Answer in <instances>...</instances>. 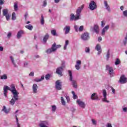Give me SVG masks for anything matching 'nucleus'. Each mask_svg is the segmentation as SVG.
<instances>
[{
  "label": "nucleus",
  "instance_id": "1",
  "mask_svg": "<svg viewBox=\"0 0 127 127\" xmlns=\"http://www.w3.org/2000/svg\"><path fill=\"white\" fill-rule=\"evenodd\" d=\"M10 91L11 92L12 96V99L9 101L10 104L11 106H13L14 104H15V102L18 101V96L19 95V92L17 91L16 88H15V85L14 84H11L10 87L7 86H4L3 87V94L4 97L5 98H7V90Z\"/></svg>",
  "mask_w": 127,
  "mask_h": 127
},
{
  "label": "nucleus",
  "instance_id": "2",
  "mask_svg": "<svg viewBox=\"0 0 127 127\" xmlns=\"http://www.w3.org/2000/svg\"><path fill=\"white\" fill-rule=\"evenodd\" d=\"M58 48H61V45H56V43H54L52 45L51 48L46 51V52L47 53V54H51L52 52H55V51H56Z\"/></svg>",
  "mask_w": 127,
  "mask_h": 127
},
{
  "label": "nucleus",
  "instance_id": "3",
  "mask_svg": "<svg viewBox=\"0 0 127 127\" xmlns=\"http://www.w3.org/2000/svg\"><path fill=\"white\" fill-rule=\"evenodd\" d=\"M68 74L69 75V81L71 82V84L73 88L77 89L78 85L77 84V81L73 79V74L72 71L70 70H68Z\"/></svg>",
  "mask_w": 127,
  "mask_h": 127
},
{
  "label": "nucleus",
  "instance_id": "4",
  "mask_svg": "<svg viewBox=\"0 0 127 127\" xmlns=\"http://www.w3.org/2000/svg\"><path fill=\"white\" fill-rule=\"evenodd\" d=\"M84 5H82L80 7H79L76 10V14L75 15V20H78L80 19V16H81V12H82V10L84 8Z\"/></svg>",
  "mask_w": 127,
  "mask_h": 127
},
{
  "label": "nucleus",
  "instance_id": "5",
  "mask_svg": "<svg viewBox=\"0 0 127 127\" xmlns=\"http://www.w3.org/2000/svg\"><path fill=\"white\" fill-rule=\"evenodd\" d=\"M65 67V62H63L62 66L58 67L56 69V73L60 76H62V71H63V68Z\"/></svg>",
  "mask_w": 127,
  "mask_h": 127
},
{
  "label": "nucleus",
  "instance_id": "6",
  "mask_svg": "<svg viewBox=\"0 0 127 127\" xmlns=\"http://www.w3.org/2000/svg\"><path fill=\"white\" fill-rule=\"evenodd\" d=\"M77 105H78L80 108L82 109H85L86 108V104L83 101L81 100L80 99H77L76 101Z\"/></svg>",
  "mask_w": 127,
  "mask_h": 127
},
{
  "label": "nucleus",
  "instance_id": "7",
  "mask_svg": "<svg viewBox=\"0 0 127 127\" xmlns=\"http://www.w3.org/2000/svg\"><path fill=\"white\" fill-rule=\"evenodd\" d=\"M89 8L91 9V10H95L96 8H97V4H96V2L94 1H91L89 5Z\"/></svg>",
  "mask_w": 127,
  "mask_h": 127
},
{
  "label": "nucleus",
  "instance_id": "8",
  "mask_svg": "<svg viewBox=\"0 0 127 127\" xmlns=\"http://www.w3.org/2000/svg\"><path fill=\"white\" fill-rule=\"evenodd\" d=\"M102 94L103 96V98L102 99L103 102H105V103H110V101L107 99V90L103 89L102 90Z\"/></svg>",
  "mask_w": 127,
  "mask_h": 127
},
{
  "label": "nucleus",
  "instance_id": "9",
  "mask_svg": "<svg viewBox=\"0 0 127 127\" xmlns=\"http://www.w3.org/2000/svg\"><path fill=\"white\" fill-rule=\"evenodd\" d=\"M81 38L82 40L86 41L90 38V36H89L88 32H85L81 35Z\"/></svg>",
  "mask_w": 127,
  "mask_h": 127
},
{
  "label": "nucleus",
  "instance_id": "10",
  "mask_svg": "<svg viewBox=\"0 0 127 127\" xmlns=\"http://www.w3.org/2000/svg\"><path fill=\"white\" fill-rule=\"evenodd\" d=\"M106 69L109 71L111 77H114V76H115V73H114V69H113V67L110 66L109 65H106Z\"/></svg>",
  "mask_w": 127,
  "mask_h": 127
},
{
  "label": "nucleus",
  "instance_id": "11",
  "mask_svg": "<svg viewBox=\"0 0 127 127\" xmlns=\"http://www.w3.org/2000/svg\"><path fill=\"white\" fill-rule=\"evenodd\" d=\"M75 32H82L84 30V26H80L79 27L77 25L74 26Z\"/></svg>",
  "mask_w": 127,
  "mask_h": 127
},
{
  "label": "nucleus",
  "instance_id": "12",
  "mask_svg": "<svg viewBox=\"0 0 127 127\" xmlns=\"http://www.w3.org/2000/svg\"><path fill=\"white\" fill-rule=\"evenodd\" d=\"M39 126L40 127H48V126H49V123L47 121H40Z\"/></svg>",
  "mask_w": 127,
  "mask_h": 127
},
{
  "label": "nucleus",
  "instance_id": "13",
  "mask_svg": "<svg viewBox=\"0 0 127 127\" xmlns=\"http://www.w3.org/2000/svg\"><path fill=\"white\" fill-rule=\"evenodd\" d=\"M32 89L33 94H37L38 93V85H37V84H33L32 87Z\"/></svg>",
  "mask_w": 127,
  "mask_h": 127
},
{
  "label": "nucleus",
  "instance_id": "14",
  "mask_svg": "<svg viewBox=\"0 0 127 127\" xmlns=\"http://www.w3.org/2000/svg\"><path fill=\"white\" fill-rule=\"evenodd\" d=\"M82 65V61L80 60H78L76 62V64L75 65V68L76 70H80L81 69V66Z\"/></svg>",
  "mask_w": 127,
  "mask_h": 127
},
{
  "label": "nucleus",
  "instance_id": "15",
  "mask_svg": "<svg viewBox=\"0 0 127 127\" xmlns=\"http://www.w3.org/2000/svg\"><path fill=\"white\" fill-rule=\"evenodd\" d=\"M119 81L121 84H125L127 82V78L125 75H121Z\"/></svg>",
  "mask_w": 127,
  "mask_h": 127
},
{
  "label": "nucleus",
  "instance_id": "16",
  "mask_svg": "<svg viewBox=\"0 0 127 127\" xmlns=\"http://www.w3.org/2000/svg\"><path fill=\"white\" fill-rule=\"evenodd\" d=\"M92 31H94L96 34H99L100 32V29L99 28V26L98 25H94V27L91 28Z\"/></svg>",
  "mask_w": 127,
  "mask_h": 127
},
{
  "label": "nucleus",
  "instance_id": "17",
  "mask_svg": "<svg viewBox=\"0 0 127 127\" xmlns=\"http://www.w3.org/2000/svg\"><path fill=\"white\" fill-rule=\"evenodd\" d=\"M56 90H60L62 89V85H61V82L60 80H58L56 82Z\"/></svg>",
  "mask_w": 127,
  "mask_h": 127
},
{
  "label": "nucleus",
  "instance_id": "18",
  "mask_svg": "<svg viewBox=\"0 0 127 127\" xmlns=\"http://www.w3.org/2000/svg\"><path fill=\"white\" fill-rule=\"evenodd\" d=\"M91 99L93 101H98V100H99V96L98 95V94L96 93L92 94L91 96Z\"/></svg>",
  "mask_w": 127,
  "mask_h": 127
},
{
  "label": "nucleus",
  "instance_id": "19",
  "mask_svg": "<svg viewBox=\"0 0 127 127\" xmlns=\"http://www.w3.org/2000/svg\"><path fill=\"white\" fill-rule=\"evenodd\" d=\"M95 50H97V51H98V55H100L102 53V49L100 44L96 45L95 47Z\"/></svg>",
  "mask_w": 127,
  "mask_h": 127
},
{
  "label": "nucleus",
  "instance_id": "20",
  "mask_svg": "<svg viewBox=\"0 0 127 127\" xmlns=\"http://www.w3.org/2000/svg\"><path fill=\"white\" fill-rule=\"evenodd\" d=\"M109 28H110V25H106L104 28H103L101 32L102 35H105V34H106V32L109 30Z\"/></svg>",
  "mask_w": 127,
  "mask_h": 127
},
{
  "label": "nucleus",
  "instance_id": "21",
  "mask_svg": "<svg viewBox=\"0 0 127 127\" xmlns=\"http://www.w3.org/2000/svg\"><path fill=\"white\" fill-rule=\"evenodd\" d=\"M70 30H71V27L69 25H66L64 28V31H65V34H68V33L70 32Z\"/></svg>",
  "mask_w": 127,
  "mask_h": 127
},
{
  "label": "nucleus",
  "instance_id": "22",
  "mask_svg": "<svg viewBox=\"0 0 127 127\" xmlns=\"http://www.w3.org/2000/svg\"><path fill=\"white\" fill-rule=\"evenodd\" d=\"M104 6H105L106 9L108 11H111V8L110 7V5H109V4L108 3V1L107 0H104Z\"/></svg>",
  "mask_w": 127,
  "mask_h": 127
},
{
  "label": "nucleus",
  "instance_id": "23",
  "mask_svg": "<svg viewBox=\"0 0 127 127\" xmlns=\"http://www.w3.org/2000/svg\"><path fill=\"white\" fill-rule=\"evenodd\" d=\"M44 80V76H42L41 78H36L33 80L34 82H41V81Z\"/></svg>",
  "mask_w": 127,
  "mask_h": 127
},
{
  "label": "nucleus",
  "instance_id": "24",
  "mask_svg": "<svg viewBox=\"0 0 127 127\" xmlns=\"http://www.w3.org/2000/svg\"><path fill=\"white\" fill-rule=\"evenodd\" d=\"M2 112H3L6 115L9 113V110L7 109L5 106H3V108L2 109Z\"/></svg>",
  "mask_w": 127,
  "mask_h": 127
},
{
  "label": "nucleus",
  "instance_id": "25",
  "mask_svg": "<svg viewBox=\"0 0 127 127\" xmlns=\"http://www.w3.org/2000/svg\"><path fill=\"white\" fill-rule=\"evenodd\" d=\"M22 34H23V31L20 30L18 31L17 34V38L18 39H20L21 36H22Z\"/></svg>",
  "mask_w": 127,
  "mask_h": 127
},
{
  "label": "nucleus",
  "instance_id": "26",
  "mask_svg": "<svg viewBox=\"0 0 127 127\" xmlns=\"http://www.w3.org/2000/svg\"><path fill=\"white\" fill-rule=\"evenodd\" d=\"M13 7L14 10H15V11H17V10H18V2L17 1L15 2L14 3Z\"/></svg>",
  "mask_w": 127,
  "mask_h": 127
},
{
  "label": "nucleus",
  "instance_id": "27",
  "mask_svg": "<svg viewBox=\"0 0 127 127\" xmlns=\"http://www.w3.org/2000/svg\"><path fill=\"white\" fill-rule=\"evenodd\" d=\"M68 45H69V40H67L65 41V44L64 47V50H66V49H67V46H68Z\"/></svg>",
  "mask_w": 127,
  "mask_h": 127
},
{
  "label": "nucleus",
  "instance_id": "28",
  "mask_svg": "<svg viewBox=\"0 0 127 127\" xmlns=\"http://www.w3.org/2000/svg\"><path fill=\"white\" fill-rule=\"evenodd\" d=\"M71 94H72V97L74 100H76V99H78V96L76 95V93H75V91H71Z\"/></svg>",
  "mask_w": 127,
  "mask_h": 127
},
{
  "label": "nucleus",
  "instance_id": "29",
  "mask_svg": "<svg viewBox=\"0 0 127 127\" xmlns=\"http://www.w3.org/2000/svg\"><path fill=\"white\" fill-rule=\"evenodd\" d=\"M10 59L13 66H15V67H17V66L15 64V63L14 62V59H13V57H12V56H10Z\"/></svg>",
  "mask_w": 127,
  "mask_h": 127
},
{
  "label": "nucleus",
  "instance_id": "30",
  "mask_svg": "<svg viewBox=\"0 0 127 127\" xmlns=\"http://www.w3.org/2000/svg\"><path fill=\"white\" fill-rule=\"evenodd\" d=\"M48 38H49V35H48V34H47L44 37V38L43 39L44 42H46V41H47V40H48Z\"/></svg>",
  "mask_w": 127,
  "mask_h": 127
},
{
  "label": "nucleus",
  "instance_id": "31",
  "mask_svg": "<svg viewBox=\"0 0 127 127\" xmlns=\"http://www.w3.org/2000/svg\"><path fill=\"white\" fill-rule=\"evenodd\" d=\"M3 15L4 16L7 14H8V10L7 9H4L2 10Z\"/></svg>",
  "mask_w": 127,
  "mask_h": 127
},
{
  "label": "nucleus",
  "instance_id": "32",
  "mask_svg": "<svg viewBox=\"0 0 127 127\" xmlns=\"http://www.w3.org/2000/svg\"><path fill=\"white\" fill-rule=\"evenodd\" d=\"M51 32L52 35L54 36H58L57 33H56V30H52Z\"/></svg>",
  "mask_w": 127,
  "mask_h": 127
},
{
  "label": "nucleus",
  "instance_id": "33",
  "mask_svg": "<svg viewBox=\"0 0 127 127\" xmlns=\"http://www.w3.org/2000/svg\"><path fill=\"white\" fill-rule=\"evenodd\" d=\"M25 27H26V28H27V29H29V30H31L32 29H33V26H32V25H31L30 24L26 25Z\"/></svg>",
  "mask_w": 127,
  "mask_h": 127
},
{
  "label": "nucleus",
  "instance_id": "34",
  "mask_svg": "<svg viewBox=\"0 0 127 127\" xmlns=\"http://www.w3.org/2000/svg\"><path fill=\"white\" fill-rule=\"evenodd\" d=\"M61 102L62 103V105L63 106H65V105H66V102H65V100H64V98H63V97H61Z\"/></svg>",
  "mask_w": 127,
  "mask_h": 127
},
{
  "label": "nucleus",
  "instance_id": "35",
  "mask_svg": "<svg viewBox=\"0 0 127 127\" xmlns=\"http://www.w3.org/2000/svg\"><path fill=\"white\" fill-rule=\"evenodd\" d=\"M57 109V107L56 106V105L52 106V113H55V112H56Z\"/></svg>",
  "mask_w": 127,
  "mask_h": 127
},
{
  "label": "nucleus",
  "instance_id": "36",
  "mask_svg": "<svg viewBox=\"0 0 127 127\" xmlns=\"http://www.w3.org/2000/svg\"><path fill=\"white\" fill-rule=\"evenodd\" d=\"M91 123L92 125H93V126H97V120H96V119H91Z\"/></svg>",
  "mask_w": 127,
  "mask_h": 127
},
{
  "label": "nucleus",
  "instance_id": "37",
  "mask_svg": "<svg viewBox=\"0 0 127 127\" xmlns=\"http://www.w3.org/2000/svg\"><path fill=\"white\" fill-rule=\"evenodd\" d=\"M76 16H75V15L74 14H70V20L71 21H73V20H75V18Z\"/></svg>",
  "mask_w": 127,
  "mask_h": 127
},
{
  "label": "nucleus",
  "instance_id": "38",
  "mask_svg": "<svg viewBox=\"0 0 127 127\" xmlns=\"http://www.w3.org/2000/svg\"><path fill=\"white\" fill-rule=\"evenodd\" d=\"M0 79L1 80H6L7 79V75L6 74H3L0 76Z\"/></svg>",
  "mask_w": 127,
  "mask_h": 127
},
{
  "label": "nucleus",
  "instance_id": "39",
  "mask_svg": "<svg viewBox=\"0 0 127 127\" xmlns=\"http://www.w3.org/2000/svg\"><path fill=\"white\" fill-rule=\"evenodd\" d=\"M115 64L116 65H120L121 64V60L120 59H116Z\"/></svg>",
  "mask_w": 127,
  "mask_h": 127
},
{
  "label": "nucleus",
  "instance_id": "40",
  "mask_svg": "<svg viewBox=\"0 0 127 127\" xmlns=\"http://www.w3.org/2000/svg\"><path fill=\"white\" fill-rule=\"evenodd\" d=\"M123 43L124 45H126L127 43V33H126V37L125 38L124 40L123 41Z\"/></svg>",
  "mask_w": 127,
  "mask_h": 127
},
{
  "label": "nucleus",
  "instance_id": "41",
  "mask_svg": "<svg viewBox=\"0 0 127 127\" xmlns=\"http://www.w3.org/2000/svg\"><path fill=\"white\" fill-rule=\"evenodd\" d=\"M44 17L43 16V15H42L41 19V24H42V25H43V24H44Z\"/></svg>",
  "mask_w": 127,
  "mask_h": 127
},
{
  "label": "nucleus",
  "instance_id": "42",
  "mask_svg": "<svg viewBox=\"0 0 127 127\" xmlns=\"http://www.w3.org/2000/svg\"><path fill=\"white\" fill-rule=\"evenodd\" d=\"M15 15H16L15 12H13L12 14V20H15V19H16V17Z\"/></svg>",
  "mask_w": 127,
  "mask_h": 127
},
{
  "label": "nucleus",
  "instance_id": "43",
  "mask_svg": "<svg viewBox=\"0 0 127 127\" xmlns=\"http://www.w3.org/2000/svg\"><path fill=\"white\" fill-rule=\"evenodd\" d=\"M15 118L16 119V124L17 126L20 125V124H19V122H18V118H17V115H15Z\"/></svg>",
  "mask_w": 127,
  "mask_h": 127
},
{
  "label": "nucleus",
  "instance_id": "44",
  "mask_svg": "<svg viewBox=\"0 0 127 127\" xmlns=\"http://www.w3.org/2000/svg\"><path fill=\"white\" fill-rule=\"evenodd\" d=\"M106 59L107 60H109V59H110V50H109L107 53Z\"/></svg>",
  "mask_w": 127,
  "mask_h": 127
},
{
  "label": "nucleus",
  "instance_id": "45",
  "mask_svg": "<svg viewBox=\"0 0 127 127\" xmlns=\"http://www.w3.org/2000/svg\"><path fill=\"white\" fill-rule=\"evenodd\" d=\"M46 5H47V1L46 0H45L43 1V6H44V7H45Z\"/></svg>",
  "mask_w": 127,
  "mask_h": 127
},
{
  "label": "nucleus",
  "instance_id": "46",
  "mask_svg": "<svg viewBox=\"0 0 127 127\" xmlns=\"http://www.w3.org/2000/svg\"><path fill=\"white\" fill-rule=\"evenodd\" d=\"M86 53H90V48L89 47L85 48Z\"/></svg>",
  "mask_w": 127,
  "mask_h": 127
},
{
  "label": "nucleus",
  "instance_id": "47",
  "mask_svg": "<svg viewBox=\"0 0 127 127\" xmlns=\"http://www.w3.org/2000/svg\"><path fill=\"white\" fill-rule=\"evenodd\" d=\"M45 78L46 80H49V79H50V75L49 74L46 75V76H45Z\"/></svg>",
  "mask_w": 127,
  "mask_h": 127
},
{
  "label": "nucleus",
  "instance_id": "48",
  "mask_svg": "<svg viewBox=\"0 0 127 127\" xmlns=\"http://www.w3.org/2000/svg\"><path fill=\"white\" fill-rule=\"evenodd\" d=\"M122 109H123V112H124L125 113H127V107L123 106L122 107Z\"/></svg>",
  "mask_w": 127,
  "mask_h": 127
},
{
  "label": "nucleus",
  "instance_id": "49",
  "mask_svg": "<svg viewBox=\"0 0 127 127\" xmlns=\"http://www.w3.org/2000/svg\"><path fill=\"white\" fill-rule=\"evenodd\" d=\"M123 15L125 17H127V10L123 11Z\"/></svg>",
  "mask_w": 127,
  "mask_h": 127
},
{
  "label": "nucleus",
  "instance_id": "50",
  "mask_svg": "<svg viewBox=\"0 0 127 127\" xmlns=\"http://www.w3.org/2000/svg\"><path fill=\"white\" fill-rule=\"evenodd\" d=\"M5 16L6 19L7 20H9V18L10 17V16L9 15V14H7V15H5Z\"/></svg>",
  "mask_w": 127,
  "mask_h": 127
},
{
  "label": "nucleus",
  "instance_id": "51",
  "mask_svg": "<svg viewBox=\"0 0 127 127\" xmlns=\"http://www.w3.org/2000/svg\"><path fill=\"white\" fill-rule=\"evenodd\" d=\"M106 24V22L105 21H102L101 22V27H104Z\"/></svg>",
  "mask_w": 127,
  "mask_h": 127
},
{
  "label": "nucleus",
  "instance_id": "52",
  "mask_svg": "<svg viewBox=\"0 0 127 127\" xmlns=\"http://www.w3.org/2000/svg\"><path fill=\"white\" fill-rule=\"evenodd\" d=\"M65 98H66L67 102L69 103V102H70V97H69V96H66Z\"/></svg>",
  "mask_w": 127,
  "mask_h": 127
},
{
  "label": "nucleus",
  "instance_id": "53",
  "mask_svg": "<svg viewBox=\"0 0 127 127\" xmlns=\"http://www.w3.org/2000/svg\"><path fill=\"white\" fill-rule=\"evenodd\" d=\"M29 76H31V77H33V76H34V72L33 71L29 73Z\"/></svg>",
  "mask_w": 127,
  "mask_h": 127
},
{
  "label": "nucleus",
  "instance_id": "54",
  "mask_svg": "<svg viewBox=\"0 0 127 127\" xmlns=\"http://www.w3.org/2000/svg\"><path fill=\"white\" fill-rule=\"evenodd\" d=\"M106 127H113V126H112V124H111L108 123L106 125Z\"/></svg>",
  "mask_w": 127,
  "mask_h": 127
},
{
  "label": "nucleus",
  "instance_id": "55",
  "mask_svg": "<svg viewBox=\"0 0 127 127\" xmlns=\"http://www.w3.org/2000/svg\"><path fill=\"white\" fill-rule=\"evenodd\" d=\"M112 93H113V94H116V90H115V89H114V88L112 87Z\"/></svg>",
  "mask_w": 127,
  "mask_h": 127
},
{
  "label": "nucleus",
  "instance_id": "56",
  "mask_svg": "<svg viewBox=\"0 0 127 127\" xmlns=\"http://www.w3.org/2000/svg\"><path fill=\"white\" fill-rule=\"evenodd\" d=\"M10 36H11V33L9 32V33H8V34H7V37L8 38H10Z\"/></svg>",
  "mask_w": 127,
  "mask_h": 127
},
{
  "label": "nucleus",
  "instance_id": "57",
  "mask_svg": "<svg viewBox=\"0 0 127 127\" xmlns=\"http://www.w3.org/2000/svg\"><path fill=\"white\" fill-rule=\"evenodd\" d=\"M103 40V39L102 38V37H99L98 38V41L100 42L101 41H102V40Z\"/></svg>",
  "mask_w": 127,
  "mask_h": 127
},
{
  "label": "nucleus",
  "instance_id": "58",
  "mask_svg": "<svg viewBox=\"0 0 127 127\" xmlns=\"http://www.w3.org/2000/svg\"><path fill=\"white\" fill-rule=\"evenodd\" d=\"M124 8H125V7H124V6H121V7H120V9H121V10H124Z\"/></svg>",
  "mask_w": 127,
  "mask_h": 127
},
{
  "label": "nucleus",
  "instance_id": "59",
  "mask_svg": "<svg viewBox=\"0 0 127 127\" xmlns=\"http://www.w3.org/2000/svg\"><path fill=\"white\" fill-rule=\"evenodd\" d=\"M61 0H55V3H58Z\"/></svg>",
  "mask_w": 127,
  "mask_h": 127
},
{
  "label": "nucleus",
  "instance_id": "60",
  "mask_svg": "<svg viewBox=\"0 0 127 127\" xmlns=\"http://www.w3.org/2000/svg\"><path fill=\"white\" fill-rule=\"evenodd\" d=\"M0 51H3V47H0Z\"/></svg>",
  "mask_w": 127,
  "mask_h": 127
},
{
  "label": "nucleus",
  "instance_id": "61",
  "mask_svg": "<svg viewBox=\"0 0 127 127\" xmlns=\"http://www.w3.org/2000/svg\"><path fill=\"white\" fill-rule=\"evenodd\" d=\"M27 65H28V64L27 63H25L24 64V67H26V66H27Z\"/></svg>",
  "mask_w": 127,
  "mask_h": 127
},
{
  "label": "nucleus",
  "instance_id": "62",
  "mask_svg": "<svg viewBox=\"0 0 127 127\" xmlns=\"http://www.w3.org/2000/svg\"><path fill=\"white\" fill-rule=\"evenodd\" d=\"M0 4H3V1H2V0H0Z\"/></svg>",
  "mask_w": 127,
  "mask_h": 127
},
{
  "label": "nucleus",
  "instance_id": "63",
  "mask_svg": "<svg viewBox=\"0 0 127 127\" xmlns=\"http://www.w3.org/2000/svg\"><path fill=\"white\" fill-rule=\"evenodd\" d=\"M18 110H16L15 112V113H14V114H15V115H17V114H17V113H18Z\"/></svg>",
  "mask_w": 127,
  "mask_h": 127
},
{
  "label": "nucleus",
  "instance_id": "64",
  "mask_svg": "<svg viewBox=\"0 0 127 127\" xmlns=\"http://www.w3.org/2000/svg\"><path fill=\"white\" fill-rule=\"evenodd\" d=\"M26 23V24H29V23H30V21H28Z\"/></svg>",
  "mask_w": 127,
  "mask_h": 127
}]
</instances>
